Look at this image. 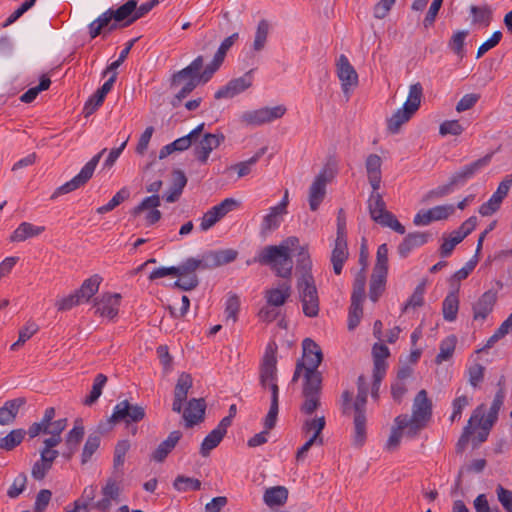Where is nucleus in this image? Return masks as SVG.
<instances>
[{
  "mask_svg": "<svg viewBox=\"0 0 512 512\" xmlns=\"http://www.w3.org/2000/svg\"><path fill=\"white\" fill-rule=\"evenodd\" d=\"M298 245L299 239L297 237H288L279 245L264 247L258 253L256 261L262 265L270 266L277 276L289 279L293 269V260L290 253Z\"/></svg>",
  "mask_w": 512,
  "mask_h": 512,
  "instance_id": "obj_1",
  "label": "nucleus"
},
{
  "mask_svg": "<svg viewBox=\"0 0 512 512\" xmlns=\"http://www.w3.org/2000/svg\"><path fill=\"white\" fill-rule=\"evenodd\" d=\"M277 359L275 350L267 348L260 367V385L271 391V404L264 419V427L271 430L275 427L279 412V387L277 384Z\"/></svg>",
  "mask_w": 512,
  "mask_h": 512,
  "instance_id": "obj_2",
  "label": "nucleus"
},
{
  "mask_svg": "<svg viewBox=\"0 0 512 512\" xmlns=\"http://www.w3.org/2000/svg\"><path fill=\"white\" fill-rule=\"evenodd\" d=\"M494 423L490 420L484 419V405H479L470 416L467 425L464 427L463 432L456 444L458 452H462L468 445L471 436L473 435L476 426L480 428L476 437L472 439L473 447H478L480 444L485 442L488 438L489 431Z\"/></svg>",
  "mask_w": 512,
  "mask_h": 512,
  "instance_id": "obj_3",
  "label": "nucleus"
},
{
  "mask_svg": "<svg viewBox=\"0 0 512 512\" xmlns=\"http://www.w3.org/2000/svg\"><path fill=\"white\" fill-rule=\"evenodd\" d=\"M432 415V403L426 390H420L414 398L412 415H407L409 430L407 436L413 438L426 426Z\"/></svg>",
  "mask_w": 512,
  "mask_h": 512,
  "instance_id": "obj_4",
  "label": "nucleus"
},
{
  "mask_svg": "<svg viewBox=\"0 0 512 512\" xmlns=\"http://www.w3.org/2000/svg\"><path fill=\"white\" fill-rule=\"evenodd\" d=\"M297 291L305 316L313 318L319 313V296L311 273H303L297 281Z\"/></svg>",
  "mask_w": 512,
  "mask_h": 512,
  "instance_id": "obj_5",
  "label": "nucleus"
},
{
  "mask_svg": "<svg viewBox=\"0 0 512 512\" xmlns=\"http://www.w3.org/2000/svg\"><path fill=\"white\" fill-rule=\"evenodd\" d=\"M107 151L106 148L102 149L99 153L94 155L80 170V172L74 176L71 180L67 181L60 187H58L51 195V199H55L60 195L70 193L82 186H84L93 176L94 171L103 156Z\"/></svg>",
  "mask_w": 512,
  "mask_h": 512,
  "instance_id": "obj_6",
  "label": "nucleus"
},
{
  "mask_svg": "<svg viewBox=\"0 0 512 512\" xmlns=\"http://www.w3.org/2000/svg\"><path fill=\"white\" fill-rule=\"evenodd\" d=\"M303 356L297 362H303L305 373L303 379H322L321 373L317 370L323 360V354L320 346L310 338H306L302 343Z\"/></svg>",
  "mask_w": 512,
  "mask_h": 512,
  "instance_id": "obj_7",
  "label": "nucleus"
},
{
  "mask_svg": "<svg viewBox=\"0 0 512 512\" xmlns=\"http://www.w3.org/2000/svg\"><path fill=\"white\" fill-rule=\"evenodd\" d=\"M322 379H303L300 411L311 416L321 406Z\"/></svg>",
  "mask_w": 512,
  "mask_h": 512,
  "instance_id": "obj_8",
  "label": "nucleus"
},
{
  "mask_svg": "<svg viewBox=\"0 0 512 512\" xmlns=\"http://www.w3.org/2000/svg\"><path fill=\"white\" fill-rule=\"evenodd\" d=\"M335 66L336 75L341 83L342 92L348 99L351 91L358 86V73L344 54H341L337 58Z\"/></svg>",
  "mask_w": 512,
  "mask_h": 512,
  "instance_id": "obj_9",
  "label": "nucleus"
},
{
  "mask_svg": "<svg viewBox=\"0 0 512 512\" xmlns=\"http://www.w3.org/2000/svg\"><path fill=\"white\" fill-rule=\"evenodd\" d=\"M146 415L144 407L133 405L128 400H123L115 405L109 418V422L117 424L125 422L126 424L137 423L144 419Z\"/></svg>",
  "mask_w": 512,
  "mask_h": 512,
  "instance_id": "obj_10",
  "label": "nucleus"
},
{
  "mask_svg": "<svg viewBox=\"0 0 512 512\" xmlns=\"http://www.w3.org/2000/svg\"><path fill=\"white\" fill-rule=\"evenodd\" d=\"M286 113L284 105L275 107H263L257 110L246 111L242 114L241 120L247 125L259 126L280 119Z\"/></svg>",
  "mask_w": 512,
  "mask_h": 512,
  "instance_id": "obj_11",
  "label": "nucleus"
},
{
  "mask_svg": "<svg viewBox=\"0 0 512 512\" xmlns=\"http://www.w3.org/2000/svg\"><path fill=\"white\" fill-rule=\"evenodd\" d=\"M491 158L492 154H487L484 157L461 167L449 178L450 185H452L454 189L464 186L481 169H483L490 163Z\"/></svg>",
  "mask_w": 512,
  "mask_h": 512,
  "instance_id": "obj_12",
  "label": "nucleus"
},
{
  "mask_svg": "<svg viewBox=\"0 0 512 512\" xmlns=\"http://www.w3.org/2000/svg\"><path fill=\"white\" fill-rule=\"evenodd\" d=\"M237 205V201L233 198H226L219 204L211 207L201 218L200 230L208 231L218 221L231 212Z\"/></svg>",
  "mask_w": 512,
  "mask_h": 512,
  "instance_id": "obj_13",
  "label": "nucleus"
},
{
  "mask_svg": "<svg viewBox=\"0 0 512 512\" xmlns=\"http://www.w3.org/2000/svg\"><path fill=\"white\" fill-rule=\"evenodd\" d=\"M203 56H197L187 67L178 71L173 75L172 85L180 86L182 83L195 79L196 83H207L211 78H205V69L200 72L203 67Z\"/></svg>",
  "mask_w": 512,
  "mask_h": 512,
  "instance_id": "obj_14",
  "label": "nucleus"
},
{
  "mask_svg": "<svg viewBox=\"0 0 512 512\" xmlns=\"http://www.w3.org/2000/svg\"><path fill=\"white\" fill-rule=\"evenodd\" d=\"M455 211L451 204L438 205L430 209H421L416 213L413 223L416 226H427L433 221L445 220Z\"/></svg>",
  "mask_w": 512,
  "mask_h": 512,
  "instance_id": "obj_15",
  "label": "nucleus"
},
{
  "mask_svg": "<svg viewBox=\"0 0 512 512\" xmlns=\"http://www.w3.org/2000/svg\"><path fill=\"white\" fill-rule=\"evenodd\" d=\"M120 486L115 478H108L101 488L102 498L93 502L92 507L100 512H109L113 502H118L120 497Z\"/></svg>",
  "mask_w": 512,
  "mask_h": 512,
  "instance_id": "obj_16",
  "label": "nucleus"
},
{
  "mask_svg": "<svg viewBox=\"0 0 512 512\" xmlns=\"http://www.w3.org/2000/svg\"><path fill=\"white\" fill-rule=\"evenodd\" d=\"M225 140V136L222 133H206L202 139L195 145L194 153L196 159L201 164H206L210 153L218 148L221 143Z\"/></svg>",
  "mask_w": 512,
  "mask_h": 512,
  "instance_id": "obj_17",
  "label": "nucleus"
},
{
  "mask_svg": "<svg viewBox=\"0 0 512 512\" xmlns=\"http://www.w3.org/2000/svg\"><path fill=\"white\" fill-rule=\"evenodd\" d=\"M121 295L118 293H106L94 300L95 314L108 319L118 315Z\"/></svg>",
  "mask_w": 512,
  "mask_h": 512,
  "instance_id": "obj_18",
  "label": "nucleus"
},
{
  "mask_svg": "<svg viewBox=\"0 0 512 512\" xmlns=\"http://www.w3.org/2000/svg\"><path fill=\"white\" fill-rule=\"evenodd\" d=\"M327 183L328 179L326 171L324 170L315 177L310 185L308 191V203L311 211L318 210L319 206L323 202L326 195Z\"/></svg>",
  "mask_w": 512,
  "mask_h": 512,
  "instance_id": "obj_19",
  "label": "nucleus"
},
{
  "mask_svg": "<svg viewBox=\"0 0 512 512\" xmlns=\"http://www.w3.org/2000/svg\"><path fill=\"white\" fill-rule=\"evenodd\" d=\"M251 85V76L245 74L244 76L230 80L225 86L216 91L214 97L216 99L233 98L248 89Z\"/></svg>",
  "mask_w": 512,
  "mask_h": 512,
  "instance_id": "obj_20",
  "label": "nucleus"
},
{
  "mask_svg": "<svg viewBox=\"0 0 512 512\" xmlns=\"http://www.w3.org/2000/svg\"><path fill=\"white\" fill-rule=\"evenodd\" d=\"M238 33H233L229 37L225 38L222 43L220 44L217 52L215 53L212 61L206 65L205 67V75L204 77L212 78L214 73L220 68L222 65L225 56L227 54V51L232 47V45L235 43V41L238 39Z\"/></svg>",
  "mask_w": 512,
  "mask_h": 512,
  "instance_id": "obj_21",
  "label": "nucleus"
},
{
  "mask_svg": "<svg viewBox=\"0 0 512 512\" xmlns=\"http://www.w3.org/2000/svg\"><path fill=\"white\" fill-rule=\"evenodd\" d=\"M206 403L203 398H193L188 401L186 408L183 411V418L187 427H192L204 419Z\"/></svg>",
  "mask_w": 512,
  "mask_h": 512,
  "instance_id": "obj_22",
  "label": "nucleus"
},
{
  "mask_svg": "<svg viewBox=\"0 0 512 512\" xmlns=\"http://www.w3.org/2000/svg\"><path fill=\"white\" fill-rule=\"evenodd\" d=\"M496 292L488 290L484 292L479 299L473 304V318L474 320H485L492 312L496 303Z\"/></svg>",
  "mask_w": 512,
  "mask_h": 512,
  "instance_id": "obj_23",
  "label": "nucleus"
},
{
  "mask_svg": "<svg viewBox=\"0 0 512 512\" xmlns=\"http://www.w3.org/2000/svg\"><path fill=\"white\" fill-rule=\"evenodd\" d=\"M192 387V378L187 373H182L177 380L175 389H174V400L172 404V410L176 413H180L182 411L183 403L187 399V395L189 390Z\"/></svg>",
  "mask_w": 512,
  "mask_h": 512,
  "instance_id": "obj_24",
  "label": "nucleus"
},
{
  "mask_svg": "<svg viewBox=\"0 0 512 512\" xmlns=\"http://www.w3.org/2000/svg\"><path fill=\"white\" fill-rule=\"evenodd\" d=\"M382 159L377 154H369L365 161L368 181L373 190H379L382 180Z\"/></svg>",
  "mask_w": 512,
  "mask_h": 512,
  "instance_id": "obj_25",
  "label": "nucleus"
},
{
  "mask_svg": "<svg viewBox=\"0 0 512 512\" xmlns=\"http://www.w3.org/2000/svg\"><path fill=\"white\" fill-rule=\"evenodd\" d=\"M430 235L425 232H413L405 236L398 246L400 257L406 258L412 250L428 242Z\"/></svg>",
  "mask_w": 512,
  "mask_h": 512,
  "instance_id": "obj_26",
  "label": "nucleus"
},
{
  "mask_svg": "<svg viewBox=\"0 0 512 512\" xmlns=\"http://www.w3.org/2000/svg\"><path fill=\"white\" fill-rule=\"evenodd\" d=\"M181 437L182 433L180 431H172L168 437L157 446L151 455V459L158 463L163 462L175 448Z\"/></svg>",
  "mask_w": 512,
  "mask_h": 512,
  "instance_id": "obj_27",
  "label": "nucleus"
},
{
  "mask_svg": "<svg viewBox=\"0 0 512 512\" xmlns=\"http://www.w3.org/2000/svg\"><path fill=\"white\" fill-rule=\"evenodd\" d=\"M26 403V399L23 397L14 398L8 400L0 408V425L12 424L22 406Z\"/></svg>",
  "mask_w": 512,
  "mask_h": 512,
  "instance_id": "obj_28",
  "label": "nucleus"
},
{
  "mask_svg": "<svg viewBox=\"0 0 512 512\" xmlns=\"http://www.w3.org/2000/svg\"><path fill=\"white\" fill-rule=\"evenodd\" d=\"M368 210L370 217L376 223H379L380 220L384 218L385 213H389V211L386 210V203L378 190L372 189V192L368 198Z\"/></svg>",
  "mask_w": 512,
  "mask_h": 512,
  "instance_id": "obj_29",
  "label": "nucleus"
},
{
  "mask_svg": "<svg viewBox=\"0 0 512 512\" xmlns=\"http://www.w3.org/2000/svg\"><path fill=\"white\" fill-rule=\"evenodd\" d=\"M347 240L335 239L334 248L331 254V262L335 274L339 275L346 260L348 259Z\"/></svg>",
  "mask_w": 512,
  "mask_h": 512,
  "instance_id": "obj_30",
  "label": "nucleus"
},
{
  "mask_svg": "<svg viewBox=\"0 0 512 512\" xmlns=\"http://www.w3.org/2000/svg\"><path fill=\"white\" fill-rule=\"evenodd\" d=\"M291 295V285L288 282L266 291L267 303L271 306H282Z\"/></svg>",
  "mask_w": 512,
  "mask_h": 512,
  "instance_id": "obj_31",
  "label": "nucleus"
},
{
  "mask_svg": "<svg viewBox=\"0 0 512 512\" xmlns=\"http://www.w3.org/2000/svg\"><path fill=\"white\" fill-rule=\"evenodd\" d=\"M374 368L377 378L385 376L387 370L386 358L389 356V349L384 344L376 343L372 348Z\"/></svg>",
  "mask_w": 512,
  "mask_h": 512,
  "instance_id": "obj_32",
  "label": "nucleus"
},
{
  "mask_svg": "<svg viewBox=\"0 0 512 512\" xmlns=\"http://www.w3.org/2000/svg\"><path fill=\"white\" fill-rule=\"evenodd\" d=\"M137 3L135 0H128L117 9L112 8L114 21L122 27L131 25L133 22H129L136 11Z\"/></svg>",
  "mask_w": 512,
  "mask_h": 512,
  "instance_id": "obj_33",
  "label": "nucleus"
},
{
  "mask_svg": "<svg viewBox=\"0 0 512 512\" xmlns=\"http://www.w3.org/2000/svg\"><path fill=\"white\" fill-rule=\"evenodd\" d=\"M395 426L391 430V434L387 440V448L394 449L396 448L401 440L403 435V431L407 435V431L409 430V424L407 423V414H401L397 416L394 420Z\"/></svg>",
  "mask_w": 512,
  "mask_h": 512,
  "instance_id": "obj_34",
  "label": "nucleus"
},
{
  "mask_svg": "<svg viewBox=\"0 0 512 512\" xmlns=\"http://www.w3.org/2000/svg\"><path fill=\"white\" fill-rule=\"evenodd\" d=\"M101 282L102 278L98 274L84 280L80 288L75 291L82 303L88 302L98 292Z\"/></svg>",
  "mask_w": 512,
  "mask_h": 512,
  "instance_id": "obj_35",
  "label": "nucleus"
},
{
  "mask_svg": "<svg viewBox=\"0 0 512 512\" xmlns=\"http://www.w3.org/2000/svg\"><path fill=\"white\" fill-rule=\"evenodd\" d=\"M366 410H354L353 443L362 446L366 440Z\"/></svg>",
  "mask_w": 512,
  "mask_h": 512,
  "instance_id": "obj_36",
  "label": "nucleus"
},
{
  "mask_svg": "<svg viewBox=\"0 0 512 512\" xmlns=\"http://www.w3.org/2000/svg\"><path fill=\"white\" fill-rule=\"evenodd\" d=\"M288 490L284 486L268 488L263 496L264 503L269 507L280 506L286 503Z\"/></svg>",
  "mask_w": 512,
  "mask_h": 512,
  "instance_id": "obj_37",
  "label": "nucleus"
},
{
  "mask_svg": "<svg viewBox=\"0 0 512 512\" xmlns=\"http://www.w3.org/2000/svg\"><path fill=\"white\" fill-rule=\"evenodd\" d=\"M44 231V227L35 226L28 222L21 223L15 231L12 233L10 239L11 241L21 242L25 241L28 238L37 236Z\"/></svg>",
  "mask_w": 512,
  "mask_h": 512,
  "instance_id": "obj_38",
  "label": "nucleus"
},
{
  "mask_svg": "<svg viewBox=\"0 0 512 512\" xmlns=\"http://www.w3.org/2000/svg\"><path fill=\"white\" fill-rule=\"evenodd\" d=\"M422 96L423 87L421 83L417 82L410 85L407 99L402 107L415 114L420 107Z\"/></svg>",
  "mask_w": 512,
  "mask_h": 512,
  "instance_id": "obj_39",
  "label": "nucleus"
},
{
  "mask_svg": "<svg viewBox=\"0 0 512 512\" xmlns=\"http://www.w3.org/2000/svg\"><path fill=\"white\" fill-rule=\"evenodd\" d=\"M458 309V296L456 293L451 292L445 297L442 303L443 318L448 322L454 321L457 318Z\"/></svg>",
  "mask_w": 512,
  "mask_h": 512,
  "instance_id": "obj_40",
  "label": "nucleus"
},
{
  "mask_svg": "<svg viewBox=\"0 0 512 512\" xmlns=\"http://www.w3.org/2000/svg\"><path fill=\"white\" fill-rule=\"evenodd\" d=\"M414 114L404 107L399 108L387 121V128L392 134L399 132L401 126L408 122Z\"/></svg>",
  "mask_w": 512,
  "mask_h": 512,
  "instance_id": "obj_41",
  "label": "nucleus"
},
{
  "mask_svg": "<svg viewBox=\"0 0 512 512\" xmlns=\"http://www.w3.org/2000/svg\"><path fill=\"white\" fill-rule=\"evenodd\" d=\"M204 129V123L199 124L195 127L191 132L187 135L180 137L172 142V145L175 151H185L187 150L200 136Z\"/></svg>",
  "mask_w": 512,
  "mask_h": 512,
  "instance_id": "obj_42",
  "label": "nucleus"
},
{
  "mask_svg": "<svg viewBox=\"0 0 512 512\" xmlns=\"http://www.w3.org/2000/svg\"><path fill=\"white\" fill-rule=\"evenodd\" d=\"M477 225V217L471 216L465 220L460 227L452 231L448 236L453 240L454 243H461L475 228Z\"/></svg>",
  "mask_w": 512,
  "mask_h": 512,
  "instance_id": "obj_43",
  "label": "nucleus"
},
{
  "mask_svg": "<svg viewBox=\"0 0 512 512\" xmlns=\"http://www.w3.org/2000/svg\"><path fill=\"white\" fill-rule=\"evenodd\" d=\"M267 147L260 148L251 158L246 161L239 162L232 165L230 169L235 170L238 177H244L251 172L252 167L260 160V158L266 153Z\"/></svg>",
  "mask_w": 512,
  "mask_h": 512,
  "instance_id": "obj_44",
  "label": "nucleus"
},
{
  "mask_svg": "<svg viewBox=\"0 0 512 512\" xmlns=\"http://www.w3.org/2000/svg\"><path fill=\"white\" fill-rule=\"evenodd\" d=\"M503 379H504V377H501V379L499 380L498 386L500 388H499V390L496 392V394L494 396V399H493V402H492V405H491V407L489 409L488 414L486 416L484 415V419L485 420H490L491 423H495L497 421L499 410H500V408L502 407V405L504 403L505 390L502 387Z\"/></svg>",
  "mask_w": 512,
  "mask_h": 512,
  "instance_id": "obj_45",
  "label": "nucleus"
},
{
  "mask_svg": "<svg viewBox=\"0 0 512 512\" xmlns=\"http://www.w3.org/2000/svg\"><path fill=\"white\" fill-rule=\"evenodd\" d=\"M457 339L454 335H450L443 339L440 343L439 353L435 358L436 364H441L449 360L455 351Z\"/></svg>",
  "mask_w": 512,
  "mask_h": 512,
  "instance_id": "obj_46",
  "label": "nucleus"
},
{
  "mask_svg": "<svg viewBox=\"0 0 512 512\" xmlns=\"http://www.w3.org/2000/svg\"><path fill=\"white\" fill-rule=\"evenodd\" d=\"M326 420L324 416L307 418L302 424V432L305 434L312 433V436H316L318 439H323L321 433L325 428Z\"/></svg>",
  "mask_w": 512,
  "mask_h": 512,
  "instance_id": "obj_47",
  "label": "nucleus"
},
{
  "mask_svg": "<svg viewBox=\"0 0 512 512\" xmlns=\"http://www.w3.org/2000/svg\"><path fill=\"white\" fill-rule=\"evenodd\" d=\"M387 274L373 272L370 280L369 298L371 301H378L385 289Z\"/></svg>",
  "mask_w": 512,
  "mask_h": 512,
  "instance_id": "obj_48",
  "label": "nucleus"
},
{
  "mask_svg": "<svg viewBox=\"0 0 512 512\" xmlns=\"http://www.w3.org/2000/svg\"><path fill=\"white\" fill-rule=\"evenodd\" d=\"M426 281H421L415 288L413 294L402 307V312L407 313L409 309H416L424 304Z\"/></svg>",
  "mask_w": 512,
  "mask_h": 512,
  "instance_id": "obj_49",
  "label": "nucleus"
},
{
  "mask_svg": "<svg viewBox=\"0 0 512 512\" xmlns=\"http://www.w3.org/2000/svg\"><path fill=\"white\" fill-rule=\"evenodd\" d=\"M269 30H270L269 22L265 19L260 20L257 25L255 36H254V41H253V50L254 51L259 52L264 49L267 38H268Z\"/></svg>",
  "mask_w": 512,
  "mask_h": 512,
  "instance_id": "obj_50",
  "label": "nucleus"
},
{
  "mask_svg": "<svg viewBox=\"0 0 512 512\" xmlns=\"http://www.w3.org/2000/svg\"><path fill=\"white\" fill-rule=\"evenodd\" d=\"M26 431L24 429H14L5 437L0 439V448L6 451L13 450L24 439Z\"/></svg>",
  "mask_w": 512,
  "mask_h": 512,
  "instance_id": "obj_51",
  "label": "nucleus"
},
{
  "mask_svg": "<svg viewBox=\"0 0 512 512\" xmlns=\"http://www.w3.org/2000/svg\"><path fill=\"white\" fill-rule=\"evenodd\" d=\"M100 442L101 438L99 434L94 433L88 436L81 454V463L83 465L90 461L92 455L98 450Z\"/></svg>",
  "mask_w": 512,
  "mask_h": 512,
  "instance_id": "obj_52",
  "label": "nucleus"
},
{
  "mask_svg": "<svg viewBox=\"0 0 512 512\" xmlns=\"http://www.w3.org/2000/svg\"><path fill=\"white\" fill-rule=\"evenodd\" d=\"M368 383L363 375H360L357 380V396L353 404V410H366L367 397H368Z\"/></svg>",
  "mask_w": 512,
  "mask_h": 512,
  "instance_id": "obj_53",
  "label": "nucleus"
},
{
  "mask_svg": "<svg viewBox=\"0 0 512 512\" xmlns=\"http://www.w3.org/2000/svg\"><path fill=\"white\" fill-rule=\"evenodd\" d=\"M106 382L107 377L104 374H97L94 379L92 389L89 395L84 399L83 404L87 406H91L92 404H94L101 396L102 389L105 386Z\"/></svg>",
  "mask_w": 512,
  "mask_h": 512,
  "instance_id": "obj_54",
  "label": "nucleus"
},
{
  "mask_svg": "<svg viewBox=\"0 0 512 512\" xmlns=\"http://www.w3.org/2000/svg\"><path fill=\"white\" fill-rule=\"evenodd\" d=\"M224 436L219 432L213 429L202 441L200 447V454L204 457L208 456L214 448H216Z\"/></svg>",
  "mask_w": 512,
  "mask_h": 512,
  "instance_id": "obj_55",
  "label": "nucleus"
},
{
  "mask_svg": "<svg viewBox=\"0 0 512 512\" xmlns=\"http://www.w3.org/2000/svg\"><path fill=\"white\" fill-rule=\"evenodd\" d=\"M84 436V427L81 425H75L73 429L69 431L66 436V444L68 446L69 452L67 454V458H70L72 454L77 449L78 444L82 440Z\"/></svg>",
  "mask_w": 512,
  "mask_h": 512,
  "instance_id": "obj_56",
  "label": "nucleus"
},
{
  "mask_svg": "<svg viewBox=\"0 0 512 512\" xmlns=\"http://www.w3.org/2000/svg\"><path fill=\"white\" fill-rule=\"evenodd\" d=\"M284 215L274 206L269 209V213L264 216L261 229L262 231H272L277 229L281 224V216Z\"/></svg>",
  "mask_w": 512,
  "mask_h": 512,
  "instance_id": "obj_57",
  "label": "nucleus"
},
{
  "mask_svg": "<svg viewBox=\"0 0 512 512\" xmlns=\"http://www.w3.org/2000/svg\"><path fill=\"white\" fill-rule=\"evenodd\" d=\"M173 486L180 492L197 491L201 488V482L195 478L179 475L175 478Z\"/></svg>",
  "mask_w": 512,
  "mask_h": 512,
  "instance_id": "obj_58",
  "label": "nucleus"
},
{
  "mask_svg": "<svg viewBox=\"0 0 512 512\" xmlns=\"http://www.w3.org/2000/svg\"><path fill=\"white\" fill-rule=\"evenodd\" d=\"M130 196V192L127 188H122L120 189L112 198L111 200L99 207L97 209V213L99 214H105V213H108L110 211H112L113 209H115L118 205H120L123 201H125L126 199H128Z\"/></svg>",
  "mask_w": 512,
  "mask_h": 512,
  "instance_id": "obj_59",
  "label": "nucleus"
},
{
  "mask_svg": "<svg viewBox=\"0 0 512 512\" xmlns=\"http://www.w3.org/2000/svg\"><path fill=\"white\" fill-rule=\"evenodd\" d=\"M98 26L103 29L104 34L116 30L120 25L114 21L112 8L107 9L105 12L100 14L95 20Z\"/></svg>",
  "mask_w": 512,
  "mask_h": 512,
  "instance_id": "obj_60",
  "label": "nucleus"
},
{
  "mask_svg": "<svg viewBox=\"0 0 512 512\" xmlns=\"http://www.w3.org/2000/svg\"><path fill=\"white\" fill-rule=\"evenodd\" d=\"M376 273H388V246L387 244H381L376 253V263L373 269Z\"/></svg>",
  "mask_w": 512,
  "mask_h": 512,
  "instance_id": "obj_61",
  "label": "nucleus"
},
{
  "mask_svg": "<svg viewBox=\"0 0 512 512\" xmlns=\"http://www.w3.org/2000/svg\"><path fill=\"white\" fill-rule=\"evenodd\" d=\"M160 206V197L158 194H153L151 196L145 197L139 205L134 207L131 211L133 216H138L145 210H154Z\"/></svg>",
  "mask_w": 512,
  "mask_h": 512,
  "instance_id": "obj_62",
  "label": "nucleus"
},
{
  "mask_svg": "<svg viewBox=\"0 0 512 512\" xmlns=\"http://www.w3.org/2000/svg\"><path fill=\"white\" fill-rule=\"evenodd\" d=\"M510 331H512V313L501 323L495 333L489 338L487 346H492L499 339L506 336Z\"/></svg>",
  "mask_w": 512,
  "mask_h": 512,
  "instance_id": "obj_63",
  "label": "nucleus"
},
{
  "mask_svg": "<svg viewBox=\"0 0 512 512\" xmlns=\"http://www.w3.org/2000/svg\"><path fill=\"white\" fill-rule=\"evenodd\" d=\"M498 501L506 512H512V491L504 488L502 485L496 487Z\"/></svg>",
  "mask_w": 512,
  "mask_h": 512,
  "instance_id": "obj_64",
  "label": "nucleus"
}]
</instances>
